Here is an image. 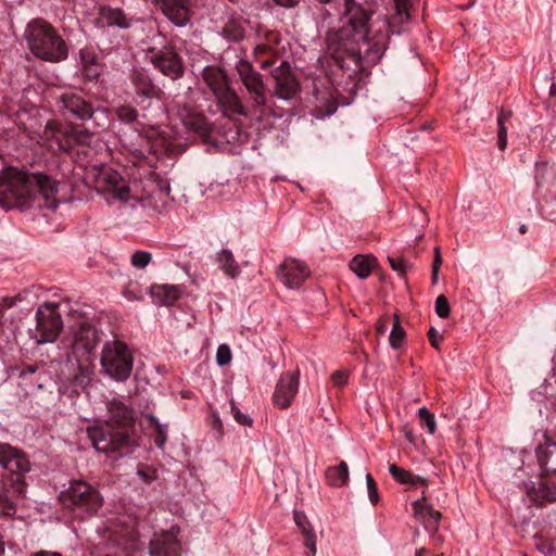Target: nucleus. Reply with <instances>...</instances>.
Wrapping results in <instances>:
<instances>
[{
	"mask_svg": "<svg viewBox=\"0 0 556 556\" xmlns=\"http://www.w3.org/2000/svg\"><path fill=\"white\" fill-rule=\"evenodd\" d=\"M235 68L240 81L248 91L252 109L262 115L267 104V87L262 74L255 71L253 65L245 59H240L236 63Z\"/></svg>",
	"mask_w": 556,
	"mask_h": 556,
	"instance_id": "9",
	"label": "nucleus"
},
{
	"mask_svg": "<svg viewBox=\"0 0 556 556\" xmlns=\"http://www.w3.org/2000/svg\"><path fill=\"white\" fill-rule=\"evenodd\" d=\"M151 260L152 255L150 252L138 250L131 255L130 263L134 267L143 269L149 265Z\"/></svg>",
	"mask_w": 556,
	"mask_h": 556,
	"instance_id": "38",
	"label": "nucleus"
},
{
	"mask_svg": "<svg viewBox=\"0 0 556 556\" xmlns=\"http://www.w3.org/2000/svg\"><path fill=\"white\" fill-rule=\"evenodd\" d=\"M388 262L391 266V268L395 271H397L400 275L404 276L408 268H410V265L403 258H396L393 256H388Z\"/></svg>",
	"mask_w": 556,
	"mask_h": 556,
	"instance_id": "46",
	"label": "nucleus"
},
{
	"mask_svg": "<svg viewBox=\"0 0 556 556\" xmlns=\"http://www.w3.org/2000/svg\"><path fill=\"white\" fill-rule=\"evenodd\" d=\"M231 361V351L227 344H220L216 352V362L219 366H226Z\"/></svg>",
	"mask_w": 556,
	"mask_h": 556,
	"instance_id": "44",
	"label": "nucleus"
},
{
	"mask_svg": "<svg viewBox=\"0 0 556 556\" xmlns=\"http://www.w3.org/2000/svg\"><path fill=\"white\" fill-rule=\"evenodd\" d=\"M440 268H441V266H438V264H432V268H431L432 285H437V282H438Z\"/></svg>",
	"mask_w": 556,
	"mask_h": 556,
	"instance_id": "54",
	"label": "nucleus"
},
{
	"mask_svg": "<svg viewBox=\"0 0 556 556\" xmlns=\"http://www.w3.org/2000/svg\"><path fill=\"white\" fill-rule=\"evenodd\" d=\"M549 92H551V96L556 97V85L555 84H553L551 86V91Z\"/></svg>",
	"mask_w": 556,
	"mask_h": 556,
	"instance_id": "62",
	"label": "nucleus"
},
{
	"mask_svg": "<svg viewBox=\"0 0 556 556\" xmlns=\"http://www.w3.org/2000/svg\"><path fill=\"white\" fill-rule=\"evenodd\" d=\"M349 374L345 370H337L331 375V380L334 386L343 387L348 383Z\"/></svg>",
	"mask_w": 556,
	"mask_h": 556,
	"instance_id": "50",
	"label": "nucleus"
},
{
	"mask_svg": "<svg viewBox=\"0 0 556 556\" xmlns=\"http://www.w3.org/2000/svg\"><path fill=\"white\" fill-rule=\"evenodd\" d=\"M116 115L124 123H132L138 117V112L131 105H121L116 109Z\"/></svg>",
	"mask_w": 556,
	"mask_h": 556,
	"instance_id": "41",
	"label": "nucleus"
},
{
	"mask_svg": "<svg viewBox=\"0 0 556 556\" xmlns=\"http://www.w3.org/2000/svg\"><path fill=\"white\" fill-rule=\"evenodd\" d=\"M530 495L533 501L540 504L543 502H556V484L549 485L545 482H540L538 486L532 489Z\"/></svg>",
	"mask_w": 556,
	"mask_h": 556,
	"instance_id": "33",
	"label": "nucleus"
},
{
	"mask_svg": "<svg viewBox=\"0 0 556 556\" xmlns=\"http://www.w3.org/2000/svg\"><path fill=\"white\" fill-rule=\"evenodd\" d=\"M151 294L160 305H173L181 295L177 286L157 285L151 288Z\"/></svg>",
	"mask_w": 556,
	"mask_h": 556,
	"instance_id": "28",
	"label": "nucleus"
},
{
	"mask_svg": "<svg viewBox=\"0 0 556 556\" xmlns=\"http://www.w3.org/2000/svg\"><path fill=\"white\" fill-rule=\"evenodd\" d=\"M511 113L507 114L503 111L497 117L498 125V135H497V146L501 150H504L507 146V128L505 127V122L510 117Z\"/></svg>",
	"mask_w": 556,
	"mask_h": 556,
	"instance_id": "36",
	"label": "nucleus"
},
{
	"mask_svg": "<svg viewBox=\"0 0 556 556\" xmlns=\"http://www.w3.org/2000/svg\"><path fill=\"white\" fill-rule=\"evenodd\" d=\"M36 369L37 367L35 365H27L21 370L20 377L31 375L36 371Z\"/></svg>",
	"mask_w": 556,
	"mask_h": 556,
	"instance_id": "55",
	"label": "nucleus"
},
{
	"mask_svg": "<svg viewBox=\"0 0 556 556\" xmlns=\"http://www.w3.org/2000/svg\"><path fill=\"white\" fill-rule=\"evenodd\" d=\"M23 476H9L0 480V514L12 516L16 511L15 501L24 496Z\"/></svg>",
	"mask_w": 556,
	"mask_h": 556,
	"instance_id": "13",
	"label": "nucleus"
},
{
	"mask_svg": "<svg viewBox=\"0 0 556 556\" xmlns=\"http://www.w3.org/2000/svg\"><path fill=\"white\" fill-rule=\"evenodd\" d=\"M75 380L78 381L79 384H81L85 380H89V372H85L83 369H80V375L76 376Z\"/></svg>",
	"mask_w": 556,
	"mask_h": 556,
	"instance_id": "59",
	"label": "nucleus"
},
{
	"mask_svg": "<svg viewBox=\"0 0 556 556\" xmlns=\"http://www.w3.org/2000/svg\"><path fill=\"white\" fill-rule=\"evenodd\" d=\"M388 330L387 319H380L376 324V331L378 334H384Z\"/></svg>",
	"mask_w": 556,
	"mask_h": 556,
	"instance_id": "53",
	"label": "nucleus"
},
{
	"mask_svg": "<svg viewBox=\"0 0 556 556\" xmlns=\"http://www.w3.org/2000/svg\"><path fill=\"white\" fill-rule=\"evenodd\" d=\"M393 319V327L390 333L389 342L391 348L399 349L404 342L406 332L401 326L400 317L397 314H394Z\"/></svg>",
	"mask_w": 556,
	"mask_h": 556,
	"instance_id": "34",
	"label": "nucleus"
},
{
	"mask_svg": "<svg viewBox=\"0 0 556 556\" xmlns=\"http://www.w3.org/2000/svg\"><path fill=\"white\" fill-rule=\"evenodd\" d=\"M58 110L64 116H72L80 121H88L96 126V130L109 127V110L102 106H93L80 93L65 91L56 98Z\"/></svg>",
	"mask_w": 556,
	"mask_h": 556,
	"instance_id": "6",
	"label": "nucleus"
},
{
	"mask_svg": "<svg viewBox=\"0 0 556 556\" xmlns=\"http://www.w3.org/2000/svg\"><path fill=\"white\" fill-rule=\"evenodd\" d=\"M0 465L5 470L10 471L12 473L11 476H23V473L30 469L29 459L23 451L1 442Z\"/></svg>",
	"mask_w": 556,
	"mask_h": 556,
	"instance_id": "17",
	"label": "nucleus"
},
{
	"mask_svg": "<svg viewBox=\"0 0 556 556\" xmlns=\"http://www.w3.org/2000/svg\"><path fill=\"white\" fill-rule=\"evenodd\" d=\"M59 304L45 302L36 312V340L38 343L54 342L59 337L63 321L58 312Z\"/></svg>",
	"mask_w": 556,
	"mask_h": 556,
	"instance_id": "10",
	"label": "nucleus"
},
{
	"mask_svg": "<svg viewBox=\"0 0 556 556\" xmlns=\"http://www.w3.org/2000/svg\"><path fill=\"white\" fill-rule=\"evenodd\" d=\"M435 313L440 318H447L450 316V303L443 294L439 295L435 300Z\"/></svg>",
	"mask_w": 556,
	"mask_h": 556,
	"instance_id": "42",
	"label": "nucleus"
},
{
	"mask_svg": "<svg viewBox=\"0 0 556 556\" xmlns=\"http://www.w3.org/2000/svg\"><path fill=\"white\" fill-rule=\"evenodd\" d=\"M277 5L283 7L286 9L295 8L300 0H274Z\"/></svg>",
	"mask_w": 556,
	"mask_h": 556,
	"instance_id": "52",
	"label": "nucleus"
},
{
	"mask_svg": "<svg viewBox=\"0 0 556 556\" xmlns=\"http://www.w3.org/2000/svg\"><path fill=\"white\" fill-rule=\"evenodd\" d=\"M135 92L141 101L160 99L162 90L153 83L144 71H134L130 77Z\"/></svg>",
	"mask_w": 556,
	"mask_h": 556,
	"instance_id": "23",
	"label": "nucleus"
},
{
	"mask_svg": "<svg viewBox=\"0 0 556 556\" xmlns=\"http://www.w3.org/2000/svg\"><path fill=\"white\" fill-rule=\"evenodd\" d=\"M425 491L422 497L413 503L414 517L420 520L425 527L437 529L441 520V513L434 510L432 505L426 503Z\"/></svg>",
	"mask_w": 556,
	"mask_h": 556,
	"instance_id": "25",
	"label": "nucleus"
},
{
	"mask_svg": "<svg viewBox=\"0 0 556 556\" xmlns=\"http://www.w3.org/2000/svg\"><path fill=\"white\" fill-rule=\"evenodd\" d=\"M374 5L368 0H344L342 26L326 36L327 52L342 68L365 67L382 58L390 24L381 18L372 22Z\"/></svg>",
	"mask_w": 556,
	"mask_h": 556,
	"instance_id": "1",
	"label": "nucleus"
},
{
	"mask_svg": "<svg viewBox=\"0 0 556 556\" xmlns=\"http://www.w3.org/2000/svg\"><path fill=\"white\" fill-rule=\"evenodd\" d=\"M163 14L177 27H184L190 21V0H155Z\"/></svg>",
	"mask_w": 556,
	"mask_h": 556,
	"instance_id": "20",
	"label": "nucleus"
},
{
	"mask_svg": "<svg viewBox=\"0 0 556 556\" xmlns=\"http://www.w3.org/2000/svg\"><path fill=\"white\" fill-rule=\"evenodd\" d=\"M432 264H438V266H442V257H441V251L439 247L434 248V260Z\"/></svg>",
	"mask_w": 556,
	"mask_h": 556,
	"instance_id": "57",
	"label": "nucleus"
},
{
	"mask_svg": "<svg viewBox=\"0 0 556 556\" xmlns=\"http://www.w3.org/2000/svg\"><path fill=\"white\" fill-rule=\"evenodd\" d=\"M527 230H528V228H527V225H525V224H522V225L519 227V232H520V233H526V232H527Z\"/></svg>",
	"mask_w": 556,
	"mask_h": 556,
	"instance_id": "63",
	"label": "nucleus"
},
{
	"mask_svg": "<svg viewBox=\"0 0 556 556\" xmlns=\"http://www.w3.org/2000/svg\"><path fill=\"white\" fill-rule=\"evenodd\" d=\"M536 457L545 475L556 476V442L546 438L545 443L536 447Z\"/></svg>",
	"mask_w": 556,
	"mask_h": 556,
	"instance_id": "26",
	"label": "nucleus"
},
{
	"mask_svg": "<svg viewBox=\"0 0 556 556\" xmlns=\"http://www.w3.org/2000/svg\"><path fill=\"white\" fill-rule=\"evenodd\" d=\"M180 544L173 532L155 533L150 541V556H179Z\"/></svg>",
	"mask_w": 556,
	"mask_h": 556,
	"instance_id": "21",
	"label": "nucleus"
},
{
	"mask_svg": "<svg viewBox=\"0 0 556 556\" xmlns=\"http://www.w3.org/2000/svg\"><path fill=\"white\" fill-rule=\"evenodd\" d=\"M151 63L172 79L182 77L185 65L181 56L173 48H164L151 56Z\"/></svg>",
	"mask_w": 556,
	"mask_h": 556,
	"instance_id": "14",
	"label": "nucleus"
},
{
	"mask_svg": "<svg viewBox=\"0 0 556 556\" xmlns=\"http://www.w3.org/2000/svg\"><path fill=\"white\" fill-rule=\"evenodd\" d=\"M71 130V141H72V150L76 144L79 146H88L91 141L93 135L100 132L101 130H96V126L91 123L89 128H79L72 124Z\"/></svg>",
	"mask_w": 556,
	"mask_h": 556,
	"instance_id": "32",
	"label": "nucleus"
},
{
	"mask_svg": "<svg viewBox=\"0 0 556 556\" xmlns=\"http://www.w3.org/2000/svg\"><path fill=\"white\" fill-rule=\"evenodd\" d=\"M309 274L306 264L294 257H287L277 271L280 281L290 289L301 287Z\"/></svg>",
	"mask_w": 556,
	"mask_h": 556,
	"instance_id": "15",
	"label": "nucleus"
},
{
	"mask_svg": "<svg viewBox=\"0 0 556 556\" xmlns=\"http://www.w3.org/2000/svg\"><path fill=\"white\" fill-rule=\"evenodd\" d=\"M299 378V370L293 372H283L280 376L273 394V402L277 407L286 409L291 405L295 394L298 393Z\"/></svg>",
	"mask_w": 556,
	"mask_h": 556,
	"instance_id": "16",
	"label": "nucleus"
},
{
	"mask_svg": "<svg viewBox=\"0 0 556 556\" xmlns=\"http://www.w3.org/2000/svg\"><path fill=\"white\" fill-rule=\"evenodd\" d=\"M108 412L109 416L103 425L87 429L92 446L114 458L131 454L137 446L131 432L134 410L119 400L113 399L108 403Z\"/></svg>",
	"mask_w": 556,
	"mask_h": 556,
	"instance_id": "3",
	"label": "nucleus"
},
{
	"mask_svg": "<svg viewBox=\"0 0 556 556\" xmlns=\"http://www.w3.org/2000/svg\"><path fill=\"white\" fill-rule=\"evenodd\" d=\"M26 40L31 53L43 61L61 62L68 49L55 28L42 18L33 20L26 29Z\"/></svg>",
	"mask_w": 556,
	"mask_h": 556,
	"instance_id": "4",
	"label": "nucleus"
},
{
	"mask_svg": "<svg viewBox=\"0 0 556 556\" xmlns=\"http://www.w3.org/2000/svg\"><path fill=\"white\" fill-rule=\"evenodd\" d=\"M59 184L41 173H27L15 167L0 172V205L25 210L37 202L39 207L55 210Z\"/></svg>",
	"mask_w": 556,
	"mask_h": 556,
	"instance_id": "2",
	"label": "nucleus"
},
{
	"mask_svg": "<svg viewBox=\"0 0 556 556\" xmlns=\"http://www.w3.org/2000/svg\"><path fill=\"white\" fill-rule=\"evenodd\" d=\"M70 128H72V124L62 125L56 121L50 119L47 122L41 137L46 141H54L59 150L70 152L72 151V134Z\"/></svg>",
	"mask_w": 556,
	"mask_h": 556,
	"instance_id": "19",
	"label": "nucleus"
},
{
	"mask_svg": "<svg viewBox=\"0 0 556 556\" xmlns=\"http://www.w3.org/2000/svg\"><path fill=\"white\" fill-rule=\"evenodd\" d=\"M275 64V61L271 60V59H267V60H264L260 63V67L262 70H267V68H270L271 66H274Z\"/></svg>",
	"mask_w": 556,
	"mask_h": 556,
	"instance_id": "60",
	"label": "nucleus"
},
{
	"mask_svg": "<svg viewBox=\"0 0 556 556\" xmlns=\"http://www.w3.org/2000/svg\"><path fill=\"white\" fill-rule=\"evenodd\" d=\"M132 18L119 8H112L110 5H101L96 18L98 27H118L119 29H127L131 26Z\"/></svg>",
	"mask_w": 556,
	"mask_h": 556,
	"instance_id": "22",
	"label": "nucleus"
},
{
	"mask_svg": "<svg viewBox=\"0 0 556 556\" xmlns=\"http://www.w3.org/2000/svg\"><path fill=\"white\" fill-rule=\"evenodd\" d=\"M123 293L129 301H138L142 299V293L138 290L137 283H128Z\"/></svg>",
	"mask_w": 556,
	"mask_h": 556,
	"instance_id": "48",
	"label": "nucleus"
},
{
	"mask_svg": "<svg viewBox=\"0 0 556 556\" xmlns=\"http://www.w3.org/2000/svg\"><path fill=\"white\" fill-rule=\"evenodd\" d=\"M376 266V258L367 255H356L350 262V269L361 279H366Z\"/></svg>",
	"mask_w": 556,
	"mask_h": 556,
	"instance_id": "30",
	"label": "nucleus"
},
{
	"mask_svg": "<svg viewBox=\"0 0 556 556\" xmlns=\"http://www.w3.org/2000/svg\"><path fill=\"white\" fill-rule=\"evenodd\" d=\"M96 189L99 193L108 194L112 199L126 202L129 199L130 188L127 181L114 169L104 168L96 177Z\"/></svg>",
	"mask_w": 556,
	"mask_h": 556,
	"instance_id": "12",
	"label": "nucleus"
},
{
	"mask_svg": "<svg viewBox=\"0 0 556 556\" xmlns=\"http://www.w3.org/2000/svg\"><path fill=\"white\" fill-rule=\"evenodd\" d=\"M338 109V103L332 98H327L326 101L316 109V117L325 118L327 116H331L336 113Z\"/></svg>",
	"mask_w": 556,
	"mask_h": 556,
	"instance_id": "40",
	"label": "nucleus"
},
{
	"mask_svg": "<svg viewBox=\"0 0 556 556\" xmlns=\"http://www.w3.org/2000/svg\"><path fill=\"white\" fill-rule=\"evenodd\" d=\"M326 479L332 486H342L349 480V468L345 462H341L336 467H330L326 471Z\"/></svg>",
	"mask_w": 556,
	"mask_h": 556,
	"instance_id": "31",
	"label": "nucleus"
},
{
	"mask_svg": "<svg viewBox=\"0 0 556 556\" xmlns=\"http://www.w3.org/2000/svg\"><path fill=\"white\" fill-rule=\"evenodd\" d=\"M179 116L187 130L193 131L203 139L210 136L212 126L203 114L185 109Z\"/></svg>",
	"mask_w": 556,
	"mask_h": 556,
	"instance_id": "24",
	"label": "nucleus"
},
{
	"mask_svg": "<svg viewBox=\"0 0 556 556\" xmlns=\"http://www.w3.org/2000/svg\"><path fill=\"white\" fill-rule=\"evenodd\" d=\"M73 333V351L75 354H90L99 342L97 330L85 321L74 325Z\"/></svg>",
	"mask_w": 556,
	"mask_h": 556,
	"instance_id": "18",
	"label": "nucleus"
},
{
	"mask_svg": "<svg viewBox=\"0 0 556 556\" xmlns=\"http://www.w3.org/2000/svg\"><path fill=\"white\" fill-rule=\"evenodd\" d=\"M366 484H367L368 497H369L370 503L372 505H377L380 497H379V493H378L377 483L370 473L366 475Z\"/></svg>",
	"mask_w": 556,
	"mask_h": 556,
	"instance_id": "43",
	"label": "nucleus"
},
{
	"mask_svg": "<svg viewBox=\"0 0 556 556\" xmlns=\"http://www.w3.org/2000/svg\"><path fill=\"white\" fill-rule=\"evenodd\" d=\"M201 78L211 90L217 103L229 114L248 116V109L235 89L230 86V80L225 68L216 65H207L202 70Z\"/></svg>",
	"mask_w": 556,
	"mask_h": 556,
	"instance_id": "5",
	"label": "nucleus"
},
{
	"mask_svg": "<svg viewBox=\"0 0 556 556\" xmlns=\"http://www.w3.org/2000/svg\"><path fill=\"white\" fill-rule=\"evenodd\" d=\"M230 404L235 420L242 426H251L253 422L252 418L248 415L242 414L240 409L236 407L235 402L232 400L230 401Z\"/></svg>",
	"mask_w": 556,
	"mask_h": 556,
	"instance_id": "47",
	"label": "nucleus"
},
{
	"mask_svg": "<svg viewBox=\"0 0 556 556\" xmlns=\"http://www.w3.org/2000/svg\"><path fill=\"white\" fill-rule=\"evenodd\" d=\"M389 472L401 484H410L413 481V473L410 471L394 464L389 466Z\"/></svg>",
	"mask_w": 556,
	"mask_h": 556,
	"instance_id": "37",
	"label": "nucleus"
},
{
	"mask_svg": "<svg viewBox=\"0 0 556 556\" xmlns=\"http://www.w3.org/2000/svg\"><path fill=\"white\" fill-rule=\"evenodd\" d=\"M396 15L403 21V16L407 20L409 17L408 13V0H394Z\"/></svg>",
	"mask_w": 556,
	"mask_h": 556,
	"instance_id": "49",
	"label": "nucleus"
},
{
	"mask_svg": "<svg viewBox=\"0 0 556 556\" xmlns=\"http://www.w3.org/2000/svg\"><path fill=\"white\" fill-rule=\"evenodd\" d=\"M132 355L127 345L118 340L109 341L101 353L102 372L116 381H126L132 370Z\"/></svg>",
	"mask_w": 556,
	"mask_h": 556,
	"instance_id": "8",
	"label": "nucleus"
},
{
	"mask_svg": "<svg viewBox=\"0 0 556 556\" xmlns=\"http://www.w3.org/2000/svg\"><path fill=\"white\" fill-rule=\"evenodd\" d=\"M61 504L79 513H97L102 506L103 498L98 489L81 479L71 480L66 489L59 494Z\"/></svg>",
	"mask_w": 556,
	"mask_h": 556,
	"instance_id": "7",
	"label": "nucleus"
},
{
	"mask_svg": "<svg viewBox=\"0 0 556 556\" xmlns=\"http://www.w3.org/2000/svg\"><path fill=\"white\" fill-rule=\"evenodd\" d=\"M150 420L155 425V428H156V437H155V445L159 447V448H162L163 445L165 444L166 442V429L163 425H161L157 419L154 417V416H149Z\"/></svg>",
	"mask_w": 556,
	"mask_h": 556,
	"instance_id": "45",
	"label": "nucleus"
},
{
	"mask_svg": "<svg viewBox=\"0 0 556 556\" xmlns=\"http://www.w3.org/2000/svg\"><path fill=\"white\" fill-rule=\"evenodd\" d=\"M410 484L412 485H417V484L427 485L428 484V480L425 477L414 476L413 475V481L410 482Z\"/></svg>",
	"mask_w": 556,
	"mask_h": 556,
	"instance_id": "56",
	"label": "nucleus"
},
{
	"mask_svg": "<svg viewBox=\"0 0 556 556\" xmlns=\"http://www.w3.org/2000/svg\"><path fill=\"white\" fill-rule=\"evenodd\" d=\"M547 178L555 179V170L546 162L535 164V184L542 187Z\"/></svg>",
	"mask_w": 556,
	"mask_h": 556,
	"instance_id": "35",
	"label": "nucleus"
},
{
	"mask_svg": "<svg viewBox=\"0 0 556 556\" xmlns=\"http://www.w3.org/2000/svg\"><path fill=\"white\" fill-rule=\"evenodd\" d=\"M404 437L407 441H409L410 443H415L416 441V437L414 434V431L412 429H405L404 430Z\"/></svg>",
	"mask_w": 556,
	"mask_h": 556,
	"instance_id": "58",
	"label": "nucleus"
},
{
	"mask_svg": "<svg viewBox=\"0 0 556 556\" xmlns=\"http://www.w3.org/2000/svg\"><path fill=\"white\" fill-rule=\"evenodd\" d=\"M418 417L424 426L427 427L430 434H434L437 430V422L434 415L429 412L427 407H421L418 410Z\"/></svg>",
	"mask_w": 556,
	"mask_h": 556,
	"instance_id": "39",
	"label": "nucleus"
},
{
	"mask_svg": "<svg viewBox=\"0 0 556 556\" xmlns=\"http://www.w3.org/2000/svg\"><path fill=\"white\" fill-rule=\"evenodd\" d=\"M428 337H429V340L431 342V345L434 348V349H439L440 345H439V339H438V332L437 330L431 327L428 331Z\"/></svg>",
	"mask_w": 556,
	"mask_h": 556,
	"instance_id": "51",
	"label": "nucleus"
},
{
	"mask_svg": "<svg viewBox=\"0 0 556 556\" xmlns=\"http://www.w3.org/2000/svg\"><path fill=\"white\" fill-rule=\"evenodd\" d=\"M34 556H61V555L55 552L40 551V552L35 553Z\"/></svg>",
	"mask_w": 556,
	"mask_h": 556,
	"instance_id": "61",
	"label": "nucleus"
},
{
	"mask_svg": "<svg viewBox=\"0 0 556 556\" xmlns=\"http://www.w3.org/2000/svg\"><path fill=\"white\" fill-rule=\"evenodd\" d=\"M426 552V548H419L416 551L415 556H422V554Z\"/></svg>",
	"mask_w": 556,
	"mask_h": 556,
	"instance_id": "64",
	"label": "nucleus"
},
{
	"mask_svg": "<svg viewBox=\"0 0 556 556\" xmlns=\"http://www.w3.org/2000/svg\"><path fill=\"white\" fill-rule=\"evenodd\" d=\"M294 522L301 529L302 535L304 538L303 544L308 549L305 553V556H315L316 555V535L314 533L313 527L311 526L307 517L302 511H294Z\"/></svg>",
	"mask_w": 556,
	"mask_h": 556,
	"instance_id": "27",
	"label": "nucleus"
},
{
	"mask_svg": "<svg viewBox=\"0 0 556 556\" xmlns=\"http://www.w3.org/2000/svg\"><path fill=\"white\" fill-rule=\"evenodd\" d=\"M270 76L274 79V94L283 101L295 99L301 92L300 81L287 61H282L273 68Z\"/></svg>",
	"mask_w": 556,
	"mask_h": 556,
	"instance_id": "11",
	"label": "nucleus"
},
{
	"mask_svg": "<svg viewBox=\"0 0 556 556\" xmlns=\"http://www.w3.org/2000/svg\"><path fill=\"white\" fill-rule=\"evenodd\" d=\"M216 263L218 268L228 277L236 279L239 277L241 269L232 254L228 249H222L216 254Z\"/></svg>",
	"mask_w": 556,
	"mask_h": 556,
	"instance_id": "29",
	"label": "nucleus"
}]
</instances>
